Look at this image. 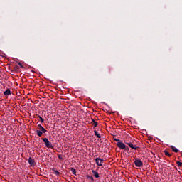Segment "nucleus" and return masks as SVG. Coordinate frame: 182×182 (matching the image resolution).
Masks as SVG:
<instances>
[{"label":"nucleus","instance_id":"1","mask_svg":"<svg viewBox=\"0 0 182 182\" xmlns=\"http://www.w3.org/2000/svg\"><path fill=\"white\" fill-rule=\"evenodd\" d=\"M43 141V142L45 143L46 146L48 149H52V147H53L52 143H50V142L49 141V139H48L47 138H44Z\"/></svg>","mask_w":182,"mask_h":182},{"label":"nucleus","instance_id":"2","mask_svg":"<svg viewBox=\"0 0 182 182\" xmlns=\"http://www.w3.org/2000/svg\"><path fill=\"white\" fill-rule=\"evenodd\" d=\"M96 161V164H97V166H103V159H100V158H97L95 159Z\"/></svg>","mask_w":182,"mask_h":182},{"label":"nucleus","instance_id":"3","mask_svg":"<svg viewBox=\"0 0 182 182\" xmlns=\"http://www.w3.org/2000/svg\"><path fill=\"white\" fill-rule=\"evenodd\" d=\"M117 146L122 150H124V149H126V145L123 142H118Z\"/></svg>","mask_w":182,"mask_h":182},{"label":"nucleus","instance_id":"4","mask_svg":"<svg viewBox=\"0 0 182 182\" xmlns=\"http://www.w3.org/2000/svg\"><path fill=\"white\" fill-rule=\"evenodd\" d=\"M135 166H136V167H141V166H143V162H141V161L140 160H135Z\"/></svg>","mask_w":182,"mask_h":182},{"label":"nucleus","instance_id":"5","mask_svg":"<svg viewBox=\"0 0 182 182\" xmlns=\"http://www.w3.org/2000/svg\"><path fill=\"white\" fill-rule=\"evenodd\" d=\"M38 129H39V130H41V132L43 133H46V129H45V128H43V127L41 125H38Z\"/></svg>","mask_w":182,"mask_h":182},{"label":"nucleus","instance_id":"6","mask_svg":"<svg viewBox=\"0 0 182 182\" xmlns=\"http://www.w3.org/2000/svg\"><path fill=\"white\" fill-rule=\"evenodd\" d=\"M127 144L131 149H133L134 150H136V149H137V146H136L135 145H133V144L132 143H128Z\"/></svg>","mask_w":182,"mask_h":182},{"label":"nucleus","instance_id":"7","mask_svg":"<svg viewBox=\"0 0 182 182\" xmlns=\"http://www.w3.org/2000/svg\"><path fill=\"white\" fill-rule=\"evenodd\" d=\"M92 173L94 174V177L95 178H99V173L96 172V171H92Z\"/></svg>","mask_w":182,"mask_h":182},{"label":"nucleus","instance_id":"8","mask_svg":"<svg viewBox=\"0 0 182 182\" xmlns=\"http://www.w3.org/2000/svg\"><path fill=\"white\" fill-rule=\"evenodd\" d=\"M171 149H172V151L175 153L178 152V149H177V148H176L174 146H171Z\"/></svg>","mask_w":182,"mask_h":182},{"label":"nucleus","instance_id":"9","mask_svg":"<svg viewBox=\"0 0 182 182\" xmlns=\"http://www.w3.org/2000/svg\"><path fill=\"white\" fill-rule=\"evenodd\" d=\"M28 163H29V164H31L32 166V165H33V163H35V161L32 158H29Z\"/></svg>","mask_w":182,"mask_h":182},{"label":"nucleus","instance_id":"10","mask_svg":"<svg viewBox=\"0 0 182 182\" xmlns=\"http://www.w3.org/2000/svg\"><path fill=\"white\" fill-rule=\"evenodd\" d=\"M94 133L95 134V136L98 138V139H100V134H99V132H97V131H94Z\"/></svg>","mask_w":182,"mask_h":182},{"label":"nucleus","instance_id":"11","mask_svg":"<svg viewBox=\"0 0 182 182\" xmlns=\"http://www.w3.org/2000/svg\"><path fill=\"white\" fill-rule=\"evenodd\" d=\"M4 95H6L7 96H9V95H11V90H6L4 92Z\"/></svg>","mask_w":182,"mask_h":182},{"label":"nucleus","instance_id":"12","mask_svg":"<svg viewBox=\"0 0 182 182\" xmlns=\"http://www.w3.org/2000/svg\"><path fill=\"white\" fill-rule=\"evenodd\" d=\"M37 135L39 136V137H41L42 136V131L41 130H37L36 131Z\"/></svg>","mask_w":182,"mask_h":182},{"label":"nucleus","instance_id":"13","mask_svg":"<svg viewBox=\"0 0 182 182\" xmlns=\"http://www.w3.org/2000/svg\"><path fill=\"white\" fill-rule=\"evenodd\" d=\"M53 171L55 176H59L60 174V173L56 170H53Z\"/></svg>","mask_w":182,"mask_h":182},{"label":"nucleus","instance_id":"14","mask_svg":"<svg viewBox=\"0 0 182 182\" xmlns=\"http://www.w3.org/2000/svg\"><path fill=\"white\" fill-rule=\"evenodd\" d=\"M165 154L166 156H168V157H171V155L170 153H168V151H165Z\"/></svg>","mask_w":182,"mask_h":182},{"label":"nucleus","instance_id":"15","mask_svg":"<svg viewBox=\"0 0 182 182\" xmlns=\"http://www.w3.org/2000/svg\"><path fill=\"white\" fill-rule=\"evenodd\" d=\"M177 164H178V166H179V167H181V162L178 161V162H177Z\"/></svg>","mask_w":182,"mask_h":182},{"label":"nucleus","instance_id":"16","mask_svg":"<svg viewBox=\"0 0 182 182\" xmlns=\"http://www.w3.org/2000/svg\"><path fill=\"white\" fill-rule=\"evenodd\" d=\"M72 171H73V173H74V174H76V170L75 169H72Z\"/></svg>","mask_w":182,"mask_h":182},{"label":"nucleus","instance_id":"17","mask_svg":"<svg viewBox=\"0 0 182 182\" xmlns=\"http://www.w3.org/2000/svg\"><path fill=\"white\" fill-rule=\"evenodd\" d=\"M40 120L41 123H43L44 120L42 119V117H40Z\"/></svg>","mask_w":182,"mask_h":182},{"label":"nucleus","instance_id":"18","mask_svg":"<svg viewBox=\"0 0 182 182\" xmlns=\"http://www.w3.org/2000/svg\"><path fill=\"white\" fill-rule=\"evenodd\" d=\"M97 126V122H94V127H96Z\"/></svg>","mask_w":182,"mask_h":182},{"label":"nucleus","instance_id":"19","mask_svg":"<svg viewBox=\"0 0 182 182\" xmlns=\"http://www.w3.org/2000/svg\"><path fill=\"white\" fill-rule=\"evenodd\" d=\"M114 140H116V141H119V139H114Z\"/></svg>","mask_w":182,"mask_h":182}]
</instances>
